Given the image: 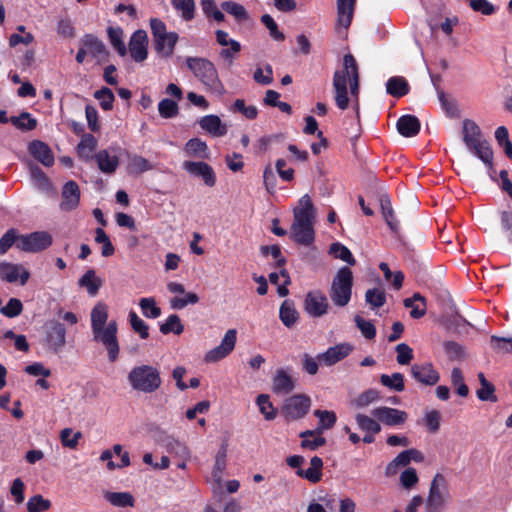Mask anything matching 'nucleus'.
<instances>
[{
  "instance_id": "f8f14e48",
  "label": "nucleus",
  "mask_w": 512,
  "mask_h": 512,
  "mask_svg": "<svg viewBox=\"0 0 512 512\" xmlns=\"http://www.w3.org/2000/svg\"><path fill=\"white\" fill-rule=\"evenodd\" d=\"M237 340L236 329H229L226 331L221 343L208 351L205 355V361L208 363L218 362L227 357L235 348Z\"/></svg>"
},
{
  "instance_id": "9d476101",
  "label": "nucleus",
  "mask_w": 512,
  "mask_h": 512,
  "mask_svg": "<svg viewBox=\"0 0 512 512\" xmlns=\"http://www.w3.org/2000/svg\"><path fill=\"white\" fill-rule=\"evenodd\" d=\"M52 242L53 238L50 233L46 231H36L20 235L16 243V248L28 253H37L50 247Z\"/></svg>"
},
{
  "instance_id": "39448f33",
  "label": "nucleus",
  "mask_w": 512,
  "mask_h": 512,
  "mask_svg": "<svg viewBox=\"0 0 512 512\" xmlns=\"http://www.w3.org/2000/svg\"><path fill=\"white\" fill-rule=\"evenodd\" d=\"M187 66L208 87L207 92L218 95L224 93V87L211 61L204 58L189 57Z\"/></svg>"
},
{
  "instance_id": "6ab92c4d",
  "label": "nucleus",
  "mask_w": 512,
  "mask_h": 512,
  "mask_svg": "<svg viewBox=\"0 0 512 512\" xmlns=\"http://www.w3.org/2000/svg\"><path fill=\"white\" fill-rule=\"evenodd\" d=\"M183 169L189 174L201 178L209 187H213L216 183V175L213 168L205 162L185 161Z\"/></svg>"
},
{
  "instance_id": "774afa93",
  "label": "nucleus",
  "mask_w": 512,
  "mask_h": 512,
  "mask_svg": "<svg viewBox=\"0 0 512 512\" xmlns=\"http://www.w3.org/2000/svg\"><path fill=\"white\" fill-rule=\"evenodd\" d=\"M491 346L499 353H512V337L491 336Z\"/></svg>"
},
{
  "instance_id": "e2e57ef3",
  "label": "nucleus",
  "mask_w": 512,
  "mask_h": 512,
  "mask_svg": "<svg viewBox=\"0 0 512 512\" xmlns=\"http://www.w3.org/2000/svg\"><path fill=\"white\" fill-rule=\"evenodd\" d=\"M129 322L134 332L138 333L141 339L149 337V326L134 311L129 313Z\"/></svg>"
},
{
  "instance_id": "de8ad7c7",
  "label": "nucleus",
  "mask_w": 512,
  "mask_h": 512,
  "mask_svg": "<svg viewBox=\"0 0 512 512\" xmlns=\"http://www.w3.org/2000/svg\"><path fill=\"white\" fill-rule=\"evenodd\" d=\"M380 382L383 386L397 392H401L405 388L404 376L399 372L393 373L392 375L382 374L380 376Z\"/></svg>"
},
{
  "instance_id": "2eb2a0df",
  "label": "nucleus",
  "mask_w": 512,
  "mask_h": 512,
  "mask_svg": "<svg viewBox=\"0 0 512 512\" xmlns=\"http://www.w3.org/2000/svg\"><path fill=\"white\" fill-rule=\"evenodd\" d=\"M167 289L171 293L183 294L184 297L175 296L170 299V307L172 309L181 310L185 308L189 304H196L199 301V297L196 293L193 292H185V287L183 284L178 282H169L167 284Z\"/></svg>"
},
{
  "instance_id": "09e8293b",
  "label": "nucleus",
  "mask_w": 512,
  "mask_h": 512,
  "mask_svg": "<svg viewBox=\"0 0 512 512\" xmlns=\"http://www.w3.org/2000/svg\"><path fill=\"white\" fill-rule=\"evenodd\" d=\"M184 331V326L178 315H170L164 323L160 325V332L164 335L174 333L180 335Z\"/></svg>"
},
{
  "instance_id": "c756f323",
  "label": "nucleus",
  "mask_w": 512,
  "mask_h": 512,
  "mask_svg": "<svg viewBox=\"0 0 512 512\" xmlns=\"http://www.w3.org/2000/svg\"><path fill=\"white\" fill-rule=\"evenodd\" d=\"M103 497L114 507L125 508L133 507L135 505V499L129 492L106 491L104 492Z\"/></svg>"
},
{
  "instance_id": "79ce46f5",
  "label": "nucleus",
  "mask_w": 512,
  "mask_h": 512,
  "mask_svg": "<svg viewBox=\"0 0 512 512\" xmlns=\"http://www.w3.org/2000/svg\"><path fill=\"white\" fill-rule=\"evenodd\" d=\"M184 151L188 156L208 158L209 152L206 143L199 138L190 139L185 147Z\"/></svg>"
},
{
  "instance_id": "5701e85b",
  "label": "nucleus",
  "mask_w": 512,
  "mask_h": 512,
  "mask_svg": "<svg viewBox=\"0 0 512 512\" xmlns=\"http://www.w3.org/2000/svg\"><path fill=\"white\" fill-rule=\"evenodd\" d=\"M295 387L294 379L284 369H277L272 378V391L279 395L289 394Z\"/></svg>"
},
{
  "instance_id": "a18cd8bd",
  "label": "nucleus",
  "mask_w": 512,
  "mask_h": 512,
  "mask_svg": "<svg viewBox=\"0 0 512 512\" xmlns=\"http://www.w3.org/2000/svg\"><path fill=\"white\" fill-rule=\"evenodd\" d=\"M355 421L358 428L366 433L378 434L381 431L379 421L365 414H356Z\"/></svg>"
},
{
  "instance_id": "423d86ee",
  "label": "nucleus",
  "mask_w": 512,
  "mask_h": 512,
  "mask_svg": "<svg viewBox=\"0 0 512 512\" xmlns=\"http://www.w3.org/2000/svg\"><path fill=\"white\" fill-rule=\"evenodd\" d=\"M150 29L156 53L163 58L171 57L179 39L178 34L176 32H168L166 24L158 18L150 19Z\"/></svg>"
},
{
  "instance_id": "ddd939ff",
  "label": "nucleus",
  "mask_w": 512,
  "mask_h": 512,
  "mask_svg": "<svg viewBox=\"0 0 512 512\" xmlns=\"http://www.w3.org/2000/svg\"><path fill=\"white\" fill-rule=\"evenodd\" d=\"M304 309L308 315L315 318L327 314L329 303L326 295L320 290L308 292L304 301Z\"/></svg>"
},
{
  "instance_id": "680f3d73",
  "label": "nucleus",
  "mask_w": 512,
  "mask_h": 512,
  "mask_svg": "<svg viewBox=\"0 0 512 512\" xmlns=\"http://www.w3.org/2000/svg\"><path fill=\"white\" fill-rule=\"evenodd\" d=\"M158 111L162 118H173L178 114V104L172 98H163L158 104Z\"/></svg>"
},
{
  "instance_id": "f704fd0d",
  "label": "nucleus",
  "mask_w": 512,
  "mask_h": 512,
  "mask_svg": "<svg viewBox=\"0 0 512 512\" xmlns=\"http://www.w3.org/2000/svg\"><path fill=\"white\" fill-rule=\"evenodd\" d=\"M478 380L480 382V388L476 391L478 399L492 403L497 402L498 398L495 394V386L486 379L482 372L478 373Z\"/></svg>"
},
{
  "instance_id": "3c124183",
  "label": "nucleus",
  "mask_w": 512,
  "mask_h": 512,
  "mask_svg": "<svg viewBox=\"0 0 512 512\" xmlns=\"http://www.w3.org/2000/svg\"><path fill=\"white\" fill-rule=\"evenodd\" d=\"M107 33L110 43L115 48V50L119 53L120 56H125L127 49L125 43L122 40L123 30L119 27H109Z\"/></svg>"
},
{
  "instance_id": "c03bdc74",
  "label": "nucleus",
  "mask_w": 512,
  "mask_h": 512,
  "mask_svg": "<svg viewBox=\"0 0 512 512\" xmlns=\"http://www.w3.org/2000/svg\"><path fill=\"white\" fill-rule=\"evenodd\" d=\"M314 415L319 419V423L315 431L322 434L324 430L331 429L337 420L335 412L328 410H315Z\"/></svg>"
},
{
  "instance_id": "a211bd4d",
  "label": "nucleus",
  "mask_w": 512,
  "mask_h": 512,
  "mask_svg": "<svg viewBox=\"0 0 512 512\" xmlns=\"http://www.w3.org/2000/svg\"><path fill=\"white\" fill-rule=\"evenodd\" d=\"M80 202V189L75 181H68L64 184L61 192L60 209L64 212L75 210Z\"/></svg>"
},
{
  "instance_id": "cd10ccee",
  "label": "nucleus",
  "mask_w": 512,
  "mask_h": 512,
  "mask_svg": "<svg viewBox=\"0 0 512 512\" xmlns=\"http://www.w3.org/2000/svg\"><path fill=\"white\" fill-rule=\"evenodd\" d=\"M482 162L487 166L489 171L493 170V150L486 140L475 143L468 147Z\"/></svg>"
},
{
  "instance_id": "dca6fc26",
  "label": "nucleus",
  "mask_w": 512,
  "mask_h": 512,
  "mask_svg": "<svg viewBox=\"0 0 512 512\" xmlns=\"http://www.w3.org/2000/svg\"><path fill=\"white\" fill-rule=\"evenodd\" d=\"M411 375L417 382L427 386L437 384L440 379L439 372L430 362L412 365Z\"/></svg>"
},
{
  "instance_id": "4d7b16f0",
  "label": "nucleus",
  "mask_w": 512,
  "mask_h": 512,
  "mask_svg": "<svg viewBox=\"0 0 512 512\" xmlns=\"http://www.w3.org/2000/svg\"><path fill=\"white\" fill-rule=\"evenodd\" d=\"M379 397V392L376 389H368L355 397L351 403L356 408H365L377 401Z\"/></svg>"
},
{
  "instance_id": "a878e982",
  "label": "nucleus",
  "mask_w": 512,
  "mask_h": 512,
  "mask_svg": "<svg viewBox=\"0 0 512 512\" xmlns=\"http://www.w3.org/2000/svg\"><path fill=\"white\" fill-rule=\"evenodd\" d=\"M31 155L43 165L49 167L54 163V156L47 144L41 141H33L29 145Z\"/></svg>"
},
{
  "instance_id": "412c9836",
  "label": "nucleus",
  "mask_w": 512,
  "mask_h": 512,
  "mask_svg": "<svg viewBox=\"0 0 512 512\" xmlns=\"http://www.w3.org/2000/svg\"><path fill=\"white\" fill-rule=\"evenodd\" d=\"M80 45L85 46L88 54H90L97 63H104L108 60L109 52L104 43L94 35L87 34L81 41Z\"/></svg>"
},
{
  "instance_id": "603ef678",
  "label": "nucleus",
  "mask_w": 512,
  "mask_h": 512,
  "mask_svg": "<svg viewBox=\"0 0 512 512\" xmlns=\"http://www.w3.org/2000/svg\"><path fill=\"white\" fill-rule=\"evenodd\" d=\"M221 8L232 15L238 22L248 19V13L243 5L233 1H225L221 4Z\"/></svg>"
},
{
  "instance_id": "37998d69",
  "label": "nucleus",
  "mask_w": 512,
  "mask_h": 512,
  "mask_svg": "<svg viewBox=\"0 0 512 512\" xmlns=\"http://www.w3.org/2000/svg\"><path fill=\"white\" fill-rule=\"evenodd\" d=\"M222 48L219 52V58L223 61L226 67H231L238 53L241 51V44L233 39H230L228 47Z\"/></svg>"
},
{
  "instance_id": "0eeeda50",
  "label": "nucleus",
  "mask_w": 512,
  "mask_h": 512,
  "mask_svg": "<svg viewBox=\"0 0 512 512\" xmlns=\"http://www.w3.org/2000/svg\"><path fill=\"white\" fill-rule=\"evenodd\" d=\"M353 274L350 268L341 267L332 280L329 296L333 304L345 307L352 295Z\"/></svg>"
},
{
  "instance_id": "72a5a7b5",
  "label": "nucleus",
  "mask_w": 512,
  "mask_h": 512,
  "mask_svg": "<svg viewBox=\"0 0 512 512\" xmlns=\"http://www.w3.org/2000/svg\"><path fill=\"white\" fill-rule=\"evenodd\" d=\"M299 437L302 438L301 447L311 451H314L326 444V439L315 430L303 431L299 434Z\"/></svg>"
},
{
  "instance_id": "4c0bfd02",
  "label": "nucleus",
  "mask_w": 512,
  "mask_h": 512,
  "mask_svg": "<svg viewBox=\"0 0 512 512\" xmlns=\"http://www.w3.org/2000/svg\"><path fill=\"white\" fill-rule=\"evenodd\" d=\"M298 312L295 309L294 303L290 300H285L279 310V318L281 322L288 328L292 327L298 320Z\"/></svg>"
},
{
  "instance_id": "f257e3e1",
  "label": "nucleus",
  "mask_w": 512,
  "mask_h": 512,
  "mask_svg": "<svg viewBox=\"0 0 512 512\" xmlns=\"http://www.w3.org/2000/svg\"><path fill=\"white\" fill-rule=\"evenodd\" d=\"M108 318V305L103 301L97 302L90 313L93 341L102 345L107 352L109 362L114 363L120 354L118 324L116 320L108 321Z\"/></svg>"
},
{
  "instance_id": "473e14b6",
  "label": "nucleus",
  "mask_w": 512,
  "mask_h": 512,
  "mask_svg": "<svg viewBox=\"0 0 512 512\" xmlns=\"http://www.w3.org/2000/svg\"><path fill=\"white\" fill-rule=\"evenodd\" d=\"M226 458L227 445L222 444L215 456V463L212 470V479L218 485V487L221 486L222 475L226 469Z\"/></svg>"
},
{
  "instance_id": "864d4df0",
  "label": "nucleus",
  "mask_w": 512,
  "mask_h": 512,
  "mask_svg": "<svg viewBox=\"0 0 512 512\" xmlns=\"http://www.w3.org/2000/svg\"><path fill=\"white\" fill-rule=\"evenodd\" d=\"M410 463L409 450L400 452L385 468L386 476H394L397 474L400 466H406Z\"/></svg>"
},
{
  "instance_id": "393cba45",
  "label": "nucleus",
  "mask_w": 512,
  "mask_h": 512,
  "mask_svg": "<svg viewBox=\"0 0 512 512\" xmlns=\"http://www.w3.org/2000/svg\"><path fill=\"white\" fill-rule=\"evenodd\" d=\"M356 0H337V23L347 29L353 18Z\"/></svg>"
},
{
  "instance_id": "bf43d9fd",
  "label": "nucleus",
  "mask_w": 512,
  "mask_h": 512,
  "mask_svg": "<svg viewBox=\"0 0 512 512\" xmlns=\"http://www.w3.org/2000/svg\"><path fill=\"white\" fill-rule=\"evenodd\" d=\"M95 242L102 244L101 255L103 257H110L114 254L115 248L112 245L108 235L102 228L95 229Z\"/></svg>"
},
{
  "instance_id": "338daca9",
  "label": "nucleus",
  "mask_w": 512,
  "mask_h": 512,
  "mask_svg": "<svg viewBox=\"0 0 512 512\" xmlns=\"http://www.w3.org/2000/svg\"><path fill=\"white\" fill-rule=\"evenodd\" d=\"M31 177L34 181L35 186L41 191H49L51 189V183L46 174L38 167H31Z\"/></svg>"
},
{
  "instance_id": "20e7f679",
  "label": "nucleus",
  "mask_w": 512,
  "mask_h": 512,
  "mask_svg": "<svg viewBox=\"0 0 512 512\" xmlns=\"http://www.w3.org/2000/svg\"><path fill=\"white\" fill-rule=\"evenodd\" d=\"M344 69L336 71L334 74L333 85L336 96H347V84H349L352 96L359 93V73L355 58L351 54H346L343 58Z\"/></svg>"
},
{
  "instance_id": "49530a36",
  "label": "nucleus",
  "mask_w": 512,
  "mask_h": 512,
  "mask_svg": "<svg viewBox=\"0 0 512 512\" xmlns=\"http://www.w3.org/2000/svg\"><path fill=\"white\" fill-rule=\"evenodd\" d=\"M163 445L169 453L175 454L182 460H186L189 457V450L187 446L173 437H166Z\"/></svg>"
},
{
  "instance_id": "aec40b11",
  "label": "nucleus",
  "mask_w": 512,
  "mask_h": 512,
  "mask_svg": "<svg viewBox=\"0 0 512 512\" xmlns=\"http://www.w3.org/2000/svg\"><path fill=\"white\" fill-rule=\"evenodd\" d=\"M353 350L348 343H341L328 348L325 352L319 353L317 359L326 366H332L346 358Z\"/></svg>"
},
{
  "instance_id": "8fccbe9b",
  "label": "nucleus",
  "mask_w": 512,
  "mask_h": 512,
  "mask_svg": "<svg viewBox=\"0 0 512 512\" xmlns=\"http://www.w3.org/2000/svg\"><path fill=\"white\" fill-rule=\"evenodd\" d=\"M329 254H331L334 258L340 259L350 265H355L356 263L351 251L339 242L331 244L329 248Z\"/></svg>"
},
{
  "instance_id": "7ed1b4c3",
  "label": "nucleus",
  "mask_w": 512,
  "mask_h": 512,
  "mask_svg": "<svg viewBox=\"0 0 512 512\" xmlns=\"http://www.w3.org/2000/svg\"><path fill=\"white\" fill-rule=\"evenodd\" d=\"M127 381L132 390L144 394H152L162 385L160 370L149 364L132 367L128 372Z\"/></svg>"
},
{
  "instance_id": "6e6552de",
  "label": "nucleus",
  "mask_w": 512,
  "mask_h": 512,
  "mask_svg": "<svg viewBox=\"0 0 512 512\" xmlns=\"http://www.w3.org/2000/svg\"><path fill=\"white\" fill-rule=\"evenodd\" d=\"M449 498L447 480L442 474L437 473L430 483L428 496L424 503V512H441Z\"/></svg>"
},
{
  "instance_id": "f3484780",
  "label": "nucleus",
  "mask_w": 512,
  "mask_h": 512,
  "mask_svg": "<svg viewBox=\"0 0 512 512\" xmlns=\"http://www.w3.org/2000/svg\"><path fill=\"white\" fill-rule=\"evenodd\" d=\"M148 36L144 30H136L129 41V53L135 62H143L148 55Z\"/></svg>"
},
{
  "instance_id": "bb28decb",
  "label": "nucleus",
  "mask_w": 512,
  "mask_h": 512,
  "mask_svg": "<svg viewBox=\"0 0 512 512\" xmlns=\"http://www.w3.org/2000/svg\"><path fill=\"white\" fill-rule=\"evenodd\" d=\"M323 461L320 457L314 456L310 460V467L306 470L297 469L296 474L311 483H317L322 478Z\"/></svg>"
},
{
  "instance_id": "69168bd1",
  "label": "nucleus",
  "mask_w": 512,
  "mask_h": 512,
  "mask_svg": "<svg viewBox=\"0 0 512 512\" xmlns=\"http://www.w3.org/2000/svg\"><path fill=\"white\" fill-rule=\"evenodd\" d=\"M128 169L131 173L139 174L151 170L152 165L144 157L134 155L129 159Z\"/></svg>"
},
{
  "instance_id": "13d9d810",
  "label": "nucleus",
  "mask_w": 512,
  "mask_h": 512,
  "mask_svg": "<svg viewBox=\"0 0 512 512\" xmlns=\"http://www.w3.org/2000/svg\"><path fill=\"white\" fill-rule=\"evenodd\" d=\"M381 209L387 225L390 227L392 231L397 232L399 228V223L395 218L394 211L392 209L391 202L388 197L381 198Z\"/></svg>"
},
{
  "instance_id": "0e129e2a",
  "label": "nucleus",
  "mask_w": 512,
  "mask_h": 512,
  "mask_svg": "<svg viewBox=\"0 0 512 512\" xmlns=\"http://www.w3.org/2000/svg\"><path fill=\"white\" fill-rule=\"evenodd\" d=\"M25 483L21 478H15L12 481V484L10 486L9 492L11 495L12 500L16 505H20L25 500Z\"/></svg>"
},
{
  "instance_id": "4be33fe9",
  "label": "nucleus",
  "mask_w": 512,
  "mask_h": 512,
  "mask_svg": "<svg viewBox=\"0 0 512 512\" xmlns=\"http://www.w3.org/2000/svg\"><path fill=\"white\" fill-rule=\"evenodd\" d=\"M29 277V272L18 264L0 263V279L6 282L13 283L20 279V283L24 285Z\"/></svg>"
},
{
  "instance_id": "4468645a",
  "label": "nucleus",
  "mask_w": 512,
  "mask_h": 512,
  "mask_svg": "<svg viewBox=\"0 0 512 512\" xmlns=\"http://www.w3.org/2000/svg\"><path fill=\"white\" fill-rule=\"evenodd\" d=\"M372 415L386 426H401L408 419V414L405 411L387 406L373 409Z\"/></svg>"
},
{
  "instance_id": "a19ab883",
  "label": "nucleus",
  "mask_w": 512,
  "mask_h": 512,
  "mask_svg": "<svg viewBox=\"0 0 512 512\" xmlns=\"http://www.w3.org/2000/svg\"><path fill=\"white\" fill-rule=\"evenodd\" d=\"M173 8L180 14L184 21H192L195 17L194 0H171Z\"/></svg>"
},
{
  "instance_id": "052dcab7",
  "label": "nucleus",
  "mask_w": 512,
  "mask_h": 512,
  "mask_svg": "<svg viewBox=\"0 0 512 512\" xmlns=\"http://www.w3.org/2000/svg\"><path fill=\"white\" fill-rule=\"evenodd\" d=\"M51 505V501L40 494L30 497L26 504L28 512H45L51 508Z\"/></svg>"
},
{
  "instance_id": "c85d7f7f",
  "label": "nucleus",
  "mask_w": 512,
  "mask_h": 512,
  "mask_svg": "<svg viewBox=\"0 0 512 512\" xmlns=\"http://www.w3.org/2000/svg\"><path fill=\"white\" fill-rule=\"evenodd\" d=\"M397 130L402 136L413 137L420 130V122L415 116L404 115L397 121Z\"/></svg>"
},
{
  "instance_id": "c9c22d12",
  "label": "nucleus",
  "mask_w": 512,
  "mask_h": 512,
  "mask_svg": "<svg viewBox=\"0 0 512 512\" xmlns=\"http://www.w3.org/2000/svg\"><path fill=\"white\" fill-rule=\"evenodd\" d=\"M78 284L79 286L86 288L87 293L90 296H96L102 286V280L96 276V272L93 269H89L79 279Z\"/></svg>"
},
{
  "instance_id": "1a4fd4ad",
  "label": "nucleus",
  "mask_w": 512,
  "mask_h": 512,
  "mask_svg": "<svg viewBox=\"0 0 512 512\" xmlns=\"http://www.w3.org/2000/svg\"><path fill=\"white\" fill-rule=\"evenodd\" d=\"M44 343L48 350L59 353L66 345V328L57 320H49L44 326Z\"/></svg>"
},
{
  "instance_id": "2f4dec72",
  "label": "nucleus",
  "mask_w": 512,
  "mask_h": 512,
  "mask_svg": "<svg viewBox=\"0 0 512 512\" xmlns=\"http://www.w3.org/2000/svg\"><path fill=\"white\" fill-rule=\"evenodd\" d=\"M406 308H410V316L419 319L426 314V300L420 293H414L411 298L403 301Z\"/></svg>"
},
{
  "instance_id": "6e6d98bb",
  "label": "nucleus",
  "mask_w": 512,
  "mask_h": 512,
  "mask_svg": "<svg viewBox=\"0 0 512 512\" xmlns=\"http://www.w3.org/2000/svg\"><path fill=\"white\" fill-rule=\"evenodd\" d=\"M139 306L142 314L147 318L155 319L161 315V309L157 306L153 297L141 298Z\"/></svg>"
},
{
  "instance_id": "58836bf2",
  "label": "nucleus",
  "mask_w": 512,
  "mask_h": 512,
  "mask_svg": "<svg viewBox=\"0 0 512 512\" xmlns=\"http://www.w3.org/2000/svg\"><path fill=\"white\" fill-rule=\"evenodd\" d=\"M97 146V140L92 134H84L77 145V153L80 158L90 160Z\"/></svg>"
},
{
  "instance_id": "5fc2aeb1",
  "label": "nucleus",
  "mask_w": 512,
  "mask_h": 512,
  "mask_svg": "<svg viewBox=\"0 0 512 512\" xmlns=\"http://www.w3.org/2000/svg\"><path fill=\"white\" fill-rule=\"evenodd\" d=\"M365 301L372 309L382 307L386 302V295L383 289H368L365 293Z\"/></svg>"
},
{
  "instance_id": "b1692460",
  "label": "nucleus",
  "mask_w": 512,
  "mask_h": 512,
  "mask_svg": "<svg viewBox=\"0 0 512 512\" xmlns=\"http://www.w3.org/2000/svg\"><path fill=\"white\" fill-rule=\"evenodd\" d=\"M200 127L213 137H222L227 133L226 124L217 115H206L199 120Z\"/></svg>"
},
{
  "instance_id": "9b49d317",
  "label": "nucleus",
  "mask_w": 512,
  "mask_h": 512,
  "mask_svg": "<svg viewBox=\"0 0 512 512\" xmlns=\"http://www.w3.org/2000/svg\"><path fill=\"white\" fill-rule=\"evenodd\" d=\"M310 406L311 399L307 395H293L285 400L282 414L289 421L298 420L308 413Z\"/></svg>"
},
{
  "instance_id": "e433bc0d",
  "label": "nucleus",
  "mask_w": 512,
  "mask_h": 512,
  "mask_svg": "<svg viewBox=\"0 0 512 512\" xmlns=\"http://www.w3.org/2000/svg\"><path fill=\"white\" fill-rule=\"evenodd\" d=\"M386 91L391 96H405L410 92V87L404 77L394 76L387 81Z\"/></svg>"
},
{
  "instance_id": "f03ea898",
  "label": "nucleus",
  "mask_w": 512,
  "mask_h": 512,
  "mask_svg": "<svg viewBox=\"0 0 512 512\" xmlns=\"http://www.w3.org/2000/svg\"><path fill=\"white\" fill-rule=\"evenodd\" d=\"M291 238L298 244L309 246L314 241V221L316 212L309 195H303L293 210Z\"/></svg>"
},
{
  "instance_id": "7c9ffc66",
  "label": "nucleus",
  "mask_w": 512,
  "mask_h": 512,
  "mask_svg": "<svg viewBox=\"0 0 512 512\" xmlns=\"http://www.w3.org/2000/svg\"><path fill=\"white\" fill-rule=\"evenodd\" d=\"M98 168L106 174L115 172L119 165V160L116 155H111L107 150H101L95 155Z\"/></svg>"
},
{
  "instance_id": "ea45409f",
  "label": "nucleus",
  "mask_w": 512,
  "mask_h": 512,
  "mask_svg": "<svg viewBox=\"0 0 512 512\" xmlns=\"http://www.w3.org/2000/svg\"><path fill=\"white\" fill-rule=\"evenodd\" d=\"M480 135V128L474 121L469 119L463 121V140L467 147L482 141Z\"/></svg>"
}]
</instances>
